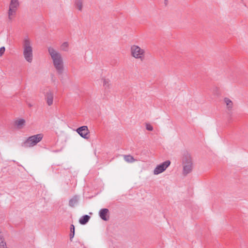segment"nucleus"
I'll use <instances>...</instances> for the list:
<instances>
[{
  "mask_svg": "<svg viewBox=\"0 0 248 248\" xmlns=\"http://www.w3.org/2000/svg\"><path fill=\"white\" fill-rule=\"evenodd\" d=\"M89 218L90 217L89 216H84L80 219L79 222L81 224H85L89 221Z\"/></svg>",
  "mask_w": 248,
  "mask_h": 248,
  "instance_id": "obj_15",
  "label": "nucleus"
},
{
  "mask_svg": "<svg viewBox=\"0 0 248 248\" xmlns=\"http://www.w3.org/2000/svg\"><path fill=\"white\" fill-rule=\"evenodd\" d=\"M71 231L73 232V233L70 234V238H73L75 233V227L73 225L71 226Z\"/></svg>",
  "mask_w": 248,
  "mask_h": 248,
  "instance_id": "obj_21",
  "label": "nucleus"
},
{
  "mask_svg": "<svg viewBox=\"0 0 248 248\" xmlns=\"http://www.w3.org/2000/svg\"><path fill=\"white\" fill-rule=\"evenodd\" d=\"M76 131L82 138L85 139H89L90 131L87 126H81L77 128Z\"/></svg>",
  "mask_w": 248,
  "mask_h": 248,
  "instance_id": "obj_8",
  "label": "nucleus"
},
{
  "mask_svg": "<svg viewBox=\"0 0 248 248\" xmlns=\"http://www.w3.org/2000/svg\"><path fill=\"white\" fill-rule=\"evenodd\" d=\"M170 161L167 160L160 164L156 166L153 172L155 175H158L164 172L167 168L170 165Z\"/></svg>",
  "mask_w": 248,
  "mask_h": 248,
  "instance_id": "obj_7",
  "label": "nucleus"
},
{
  "mask_svg": "<svg viewBox=\"0 0 248 248\" xmlns=\"http://www.w3.org/2000/svg\"><path fill=\"white\" fill-rule=\"evenodd\" d=\"M23 55L25 60L29 63L33 61V44L31 40L28 36L22 41Z\"/></svg>",
  "mask_w": 248,
  "mask_h": 248,
  "instance_id": "obj_2",
  "label": "nucleus"
},
{
  "mask_svg": "<svg viewBox=\"0 0 248 248\" xmlns=\"http://www.w3.org/2000/svg\"><path fill=\"white\" fill-rule=\"evenodd\" d=\"M145 127L146 129L148 131H152L153 130V127L150 124H146Z\"/></svg>",
  "mask_w": 248,
  "mask_h": 248,
  "instance_id": "obj_20",
  "label": "nucleus"
},
{
  "mask_svg": "<svg viewBox=\"0 0 248 248\" xmlns=\"http://www.w3.org/2000/svg\"><path fill=\"white\" fill-rule=\"evenodd\" d=\"M183 174L185 175L190 173L193 168V162L191 155L188 154L184 155L182 158Z\"/></svg>",
  "mask_w": 248,
  "mask_h": 248,
  "instance_id": "obj_4",
  "label": "nucleus"
},
{
  "mask_svg": "<svg viewBox=\"0 0 248 248\" xmlns=\"http://www.w3.org/2000/svg\"><path fill=\"white\" fill-rule=\"evenodd\" d=\"M5 51V48L4 46H2L0 48V57H1Z\"/></svg>",
  "mask_w": 248,
  "mask_h": 248,
  "instance_id": "obj_22",
  "label": "nucleus"
},
{
  "mask_svg": "<svg viewBox=\"0 0 248 248\" xmlns=\"http://www.w3.org/2000/svg\"><path fill=\"white\" fill-rule=\"evenodd\" d=\"M26 120L22 118H18L14 122L15 127L17 129H23L26 125Z\"/></svg>",
  "mask_w": 248,
  "mask_h": 248,
  "instance_id": "obj_9",
  "label": "nucleus"
},
{
  "mask_svg": "<svg viewBox=\"0 0 248 248\" xmlns=\"http://www.w3.org/2000/svg\"><path fill=\"white\" fill-rule=\"evenodd\" d=\"M78 202V200L76 197H74L70 200L69 204L71 207H74Z\"/></svg>",
  "mask_w": 248,
  "mask_h": 248,
  "instance_id": "obj_17",
  "label": "nucleus"
},
{
  "mask_svg": "<svg viewBox=\"0 0 248 248\" xmlns=\"http://www.w3.org/2000/svg\"><path fill=\"white\" fill-rule=\"evenodd\" d=\"M18 6L19 2L18 0H11L8 12V17L10 19H13L15 16Z\"/></svg>",
  "mask_w": 248,
  "mask_h": 248,
  "instance_id": "obj_6",
  "label": "nucleus"
},
{
  "mask_svg": "<svg viewBox=\"0 0 248 248\" xmlns=\"http://www.w3.org/2000/svg\"><path fill=\"white\" fill-rule=\"evenodd\" d=\"M44 135L42 133L30 136L28 138L25 143L29 147H33L41 141Z\"/></svg>",
  "mask_w": 248,
  "mask_h": 248,
  "instance_id": "obj_5",
  "label": "nucleus"
},
{
  "mask_svg": "<svg viewBox=\"0 0 248 248\" xmlns=\"http://www.w3.org/2000/svg\"><path fill=\"white\" fill-rule=\"evenodd\" d=\"M45 98L46 101V103L48 106H51L52 105L53 102V94L51 92L48 91L46 93L45 95Z\"/></svg>",
  "mask_w": 248,
  "mask_h": 248,
  "instance_id": "obj_12",
  "label": "nucleus"
},
{
  "mask_svg": "<svg viewBox=\"0 0 248 248\" xmlns=\"http://www.w3.org/2000/svg\"><path fill=\"white\" fill-rule=\"evenodd\" d=\"M111 85L110 80L107 78L103 79V86L105 88H109Z\"/></svg>",
  "mask_w": 248,
  "mask_h": 248,
  "instance_id": "obj_14",
  "label": "nucleus"
},
{
  "mask_svg": "<svg viewBox=\"0 0 248 248\" xmlns=\"http://www.w3.org/2000/svg\"><path fill=\"white\" fill-rule=\"evenodd\" d=\"M48 51L57 74L62 75L64 71V65L62 54L52 47H49Z\"/></svg>",
  "mask_w": 248,
  "mask_h": 248,
  "instance_id": "obj_1",
  "label": "nucleus"
},
{
  "mask_svg": "<svg viewBox=\"0 0 248 248\" xmlns=\"http://www.w3.org/2000/svg\"><path fill=\"white\" fill-rule=\"evenodd\" d=\"M129 52L131 57L136 60L143 61L145 57V50L137 44H133L130 46Z\"/></svg>",
  "mask_w": 248,
  "mask_h": 248,
  "instance_id": "obj_3",
  "label": "nucleus"
},
{
  "mask_svg": "<svg viewBox=\"0 0 248 248\" xmlns=\"http://www.w3.org/2000/svg\"><path fill=\"white\" fill-rule=\"evenodd\" d=\"M223 103L226 107V109L229 111H231L233 108V103L232 99L229 97H225L223 100Z\"/></svg>",
  "mask_w": 248,
  "mask_h": 248,
  "instance_id": "obj_10",
  "label": "nucleus"
},
{
  "mask_svg": "<svg viewBox=\"0 0 248 248\" xmlns=\"http://www.w3.org/2000/svg\"><path fill=\"white\" fill-rule=\"evenodd\" d=\"M124 159L125 161L128 163H132L134 162L135 159L131 155H125L124 156Z\"/></svg>",
  "mask_w": 248,
  "mask_h": 248,
  "instance_id": "obj_18",
  "label": "nucleus"
},
{
  "mask_svg": "<svg viewBox=\"0 0 248 248\" xmlns=\"http://www.w3.org/2000/svg\"><path fill=\"white\" fill-rule=\"evenodd\" d=\"M99 216L104 220H108L109 219V211L108 209H101L99 211Z\"/></svg>",
  "mask_w": 248,
  "mask_h": 248,
  "instance_id": "obj_11",
  "label": "nucleus"
},
{
  "mask_svg": "<svg viewBox=\"0 0 248 248\" xmlns=\"http://www.w3.org/2000/svg\"><path fill=\"white\" fill-rule=\"evenodd\" d=\"M69 43L67 42H63L60 46V50L62 51L67 52L69 50Z\"/></svg>",
  "mask_w": 248,
  "mask_h": 248,
  "instance_id": "obj_13",
  "label": "nucleus"
},
{
  "mask_svg": "<svg viewBox=\"0 0 248 248\" xmlns=\"http://www.w3.org/2000/svg\"><path fill=\"white\" fill-rule=\"evenodd\" d=\"M0 248H7L6 242L3 236H0Z\"/></svg>",
  "mask_w": 248,
  "mask_h": 248,
  "instance_id": "obj_16",
  "label": "nucleus"
},
{
  "mask_svg": "<svg viewBox=\"0 0 248 248\" xmlns=\"http://www.w3.org/2000/svg\"><path fill=\"white\" fill-rule=\"evenodd\" d=\"M76 6L77 8L79 10L81 11L82 8V2L81 0H78L77 1L76 3Z\"/></svg>",
  "mask_w": 248,
  "mask_h": 248,
  "instance_id": "obj_19",
  "label": "nucleus"
}]
</instances>
